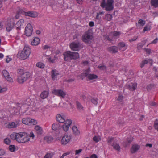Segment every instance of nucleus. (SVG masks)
Segmentation results:
<instances>
[{"mask_svg": "<svg viewBox=\"0 0 158 158\" xmlns=\"http://www.w3.org/2000/svg\"><path fill=\"white\" fill-rule=\"evenodd\" d=\"M18 73L19 74L18 78V81L20 83H24L31 76V73L30 72L21 69H18Z\"/></svg>", "mask_w": 158, "mask_h": 158, "instance_id": "1", "label": "nucleus"}, {"mask_svg": "<svg viewBox=\"0 0 158 158\" xmlns=\"http://www.w3.org/2000/svg\"><path fill=\"white\" fill-rule=\"evenodd\" d=\"M60 123H63L62 128L64 131L67 132L68 131L70 126L71 125L72 121L70 119L65 120V116L60 114Z\"/></svg>", "mask_w": 158, "mask_h": 158, "instance_id": "2", "label": "nucleus"}, {"mask_svg": "<svg viewBox=\"0 0 158 158\" xmlns=\"http://www.w3.org/2000/svg\"><path fill=\"white\" fill-rule=\"evenodd\" d=\"M93 39L92 33L89 30H88L84 33L81 37L82 40L85 43L90 44Z\"/></svg>", "mask_w": 158, "mask_h": 158, "instance_id": "3", "label": "nucleus"}, {"mask_svg": "<svg viewBox=\"0 0 158 158\" xmlns=\"http://www.w3.org/2000/svg\"><path fill=\"white\" fill-rule=\"evenodd\" d=\"M30 140V138L27 134L25 132L19 133L18 135L17 141L21 143H25Z\"/></svg>", "mask_w": 158, "mask_h": 158, "instance_id": "4", "label": "nucleus"}, {"mask_svg": "<svg viewBox=\"0 0 158 158\" xmlns=\"http://www.w3.org/2000/svg\"><path fill=\"white\" fill-rule=\"evenodd\" d=\"M31 52L30 48L28 47H25L20 54V57L22 60L28 58Z\"/></svg>", "mask_w": 158, "mask_h": 158, "instance_id": "5", "label": "nucleus"}, {"mask_svg": "<svg viewBox=\"0 0 158 158\" xmlns=\"http://www.w3.org/2000/svg\"><path fill=\"white\" fill-rule=\"evenodd\" d=\"M60 99H61V102L62 103L61 106L65 107L66 106L67 104L64 101H65L66 99L68 97V94L65 91L60 90Z\"/></svg>", "mask_w": 158, "mask_h": 158, "instance_id": "6", "label": "nucleus"}, {"mask_svg": "<svg viewBox=\"0 0 158 158\" xmlns=\"http://www.w3.org/2000/svg\"><path fill=\"white\" fill-rule=\"evenodd\" d=\"M22 121L23 124L27 125H35L37 123L36 120L30 118H24L22 119Z\"/></svg>", "mask_w": 158, "mask_h": 158, "instance_id": "7", "label": "nucleus"}, {"mask_svg": "<svg viewBox=\"0 0 158 158\" xmlns=\"http://www.w3.org/2000/svg\"><path fill=\"white\" fill-rule=\"evenodd\" d=\"M20 121L19 120H16L15 122H9L6 127L7 128L12 129L16 128L20 125Z\"/></svg>", "mask_w": 158, "mask_h": 158, "instance_id": "8", "label": "nucleus"}, {"mask_svg": "<svg viewBox=\"0 0 158 158\" xmlns=\"http://www.w3.org/2000/svg\"><path fill=\"white\" fill-rule=\"evenodd\" d=\"M71 138V136L69 134L67 133L65 134L61 140V144L66 145L70 141Z\"/></svg>", "mask_w": 158, "mask_h": 158, "instance_id": "9", "label": "nucleus"}, {"mask_svg": "<svg viewBox=\"0 0 158 158\" xmlns=\"http://www.w3.org/2000/svg\"><path fill=\"white\" fill-rule=\"evenodd\" d=\"M33 28L32 26L30 23L28 24L25 27V33L27 36H31Z\"/></svg>", "mask_w": 158, "mask_h": 158, "instance_id": "10", "label": "nucleus"}, {"mask_svg": "<svg viewBox=\"0 0 158 158\" xmlns=\"http://www.w3.org/2000/svg\"><path fill=\"white\" fill-rule=\"evenodd\" d=\"M113 2V0H107L105 10L107 11L112 10L114 8Z\"/></svg>", "mask_w": 158, "mask_h": 158, "instance_id": "11", "label": "nucleus"}, {"mask_svg": "<svg viewBox=\"0 0 158 158\" xmlns=\"http://www.w3.org/2000/svg\"><path fill=\"white\" fill-rule=\"evenodd\" d=\"M79 42H73L70 44V47L71 50L74 51H78L79 49Z\"/></svg>", "mask_w": 158, "mask_h": 158, "instance_id": "12", "label": "nucleus"}, {"mask_svg": "<svg viewBox=\"0 0 158 158\" xmlns=\"http://www.w3.org/2000/svg\"><path fill=\"white\" fill-rule=\"evenodd\" d=\"M126 87L131 91L135 90L137 88V84L136 83L128 82L126 85Z\"/></svg>", "mask_w": 158, "mask_h": 158, "instance_id": "13", "label": "nucleus"}, {"mask_svg": "<svg viewBox=\"0 0 158 158\" xmlns=\"http://www.w3.org/2000/svg\"><path fill=\"white\" fill-rule=\"evenodd\" d=\"M89 70L88 69L84 72V76H87L89 80H93L97 78L98 76L94 74H89Z\"/></svg>", "mask_w": 158, "mask_h": 158, "instance_id": "14", "label": "nucleus"}, {"mask_svg": "<svg viewBox=\"0 0 158 158\" xmlns=\"http://www.w3.org/2000/svg\"><path fill=\"white\" fill-rule=\"evenodd\" d=\"M72 52L70 51L65 52L63 53L64 58L65 60H72Z\"/></svg>", "mask_w": 158, "mask_h": 158, "instance_id": "15", "label": "nucleus"}, {"mask_svg": "<svg viewBox=\"0 0 158 158\" xmlns=\"http://www.w3.org/2000/svg\"><path fill=\"white\" fill-rule=\"evenodd\" d=\"M15 23L13 21H8L6 26V30L8 32H10L13 28Z\"/></svg>", "mask_w": 158, "mask_h": 158, "instance_id": "16", "label": "nucleus"}, {"mask_svg": "<svg viewBox=\"0 0 158 158\" xmlns=\"http://www.w3.org/2000/svg\"><path fill=\"white\" fill-rule=\"evenodd\" d=\"M24 23V20L23 19H20L15 24V27L16 30H19L21 29V26H23Z\"/></svg>", "mask_w": 158, "mask_h": 158, "instance_id": "17", "label": "nucleus"}, {"mask_svg": "<svg viewBox=\"0 0 158 158\" xmlns=\"http://www.w3.org/2000/svg\"><path fill=\"white\" fill-rule=\"evenodd\" d=\"M2 73L3 76L8 81H12V79L10 76L8 72L6 70L2 71Z\"/></svg>", "mask_w": 158, "mask_h": 158, "instance_id": "18", "label": "nucleus"}, {"mask_svg": "<svg viewBox=\"0 0 158 158\" xmlns=\"http://www.w3.org/2000/svg\"><path fill=\"white\" fill-rule=\"evenodd\" d=\"M118 46L119 49L122 51L125 50L127 48V46L123 42H121L119 43Z\"/></svg>", "mask_w": 158, "mask_h": 158, "instance_id": "19", "label": "nucleus"}, {"mask_svg": "<svg viewBox=\"0 0 158 158\" xmlns=\"http://www.w3.org/2000/svg\"><path fill=\"white\" fill-rule=\"evenodd\" d=\"M140 148V146L137 144H135L132 146L131 149V151L132 153H133L138 150Z\"/></svg>", "mask_w": 158, "mask_h": 158, "instance_id": "20", "label": "nucleus"}, {"mask_svg": "<svg viewBox=\"0 0 158 158\" xmlns=\"http://www.w3.org/2000/svg\"><path fill=\"white\" fill-rule=\"evenodd\" d=\"M108 50L112 53L117 52L118 51V48L115 46L109 47L108 48Z\"/></svg>", "mask_w": 158, "mask_h": 158, "instance_id": "21", "label": "nucleus"}, {"mask_svg": "<svg viewBox=\"0 0 158 158\" xmlns=\"http://www.w3.org/2000/svg\"><path fill=\"white\" fill-rule=\"evenodd\" d=\"M35 129L37 135H40L43 133V130L42 128L39 125H36L35 126Z\"/></svg>", "mask_w": 158, "mask_h": 158, "instance_id": "22", "label": "nucleus"}, {"mask_svg": "<svg viewBox=\"0 0 158 158\" xmlns=\"http://www.w3.org/2000/svg\"><path fill=\"white\" fill-rule=\"evenodd\" d=\"M38 15L37 13L36 12H34L33 11H28L27 12L26 16H29L30 17L35 18Z\"/></svg>", "mask_w": 158, "mask_h": 158, "instance_id": "23", "label": "nucleus"}, {"mask_svg": "<svg viewBox=\"0 0 158 158\" xmlns=\"http://www.w3.org/2000/svg\"><path fill=\"white\" fill-rule=\"evenodd\" d=\"M72 130L74 134L76 135H79L80 134V131L76 126H73L72 127Z\"/></svg>", "mask_w": 158, "mask_h": 158, "instance_id": "24", "label": "nucleus"}, {"mask_svg": "<svg viewBox=\"0 0 158 158\" xmlns=\"http://www.w3.org/2000/svg\"><path fill=\"white\" fill-rule=\"evenodd\" d=\"M40 41V40L39 38L35 37L31 42V44L34 46L37 45L39 44Z\"/></svg>", "mask_w": 158, "mask_h": 158, "instance_id": "25", "label": "nucleus"}, {"mask_svg": "<svg viewBox=\"0 0 158 158\" xmlns=\"http://www.w3.org/2000/svg\"><path fill=\"white\" fill-rule=\"evenodd\" d=\"M52 128L54 131H58L59 129V124L57 123H54L52 125Z\"/></svg>", "mask_w": 158, "mask_h": 158, "instance_id": "26", "label": "nucleus"}, {"mask_svg": "<svg viewBox=\"0 0 158 158\" xmlns=\"http://www.w3.org/2000/svg\"><path fill=\"white\" fill-rule=\"evenodd\" d=\"M53 139V138L50 136H46L44 137V141L48 143L51 142Z\"/></svg>", "mask_w": 158, "mask_h": 158, "instance_id": "27", "label": "nucleus"}, {"mask_svg": "<svg viewBox=\"0 0 158 158\" xmlns=\"http://www.w3.org/2000/svg\"><path fill=\"white\" fill-rule=\"evenodd\" d=\"M151 5L155 8L158 7V0H151Z\"/></svg>", "mask_w": 158, "mask_h": 158, "instance_id": "28", "label": "nucleus"}, {"mask_svg": "<svg viewBox=\"0 0 158 158\" xmlns=\"http://www.w3.org/2000/svg\"><path fill=\"white\" fill-rule=\"evenodd\" d=\"M51 76L53 80H55L56 78L57 75H58V73L56 70H53L51 72Z\"/></svg>", "mask_w": 158, "mask_h": 158, "instance_id": "29", "label": "nucleus"}, {"mask_svg": "<svg viewBox=\"0 0 158 158\" xmlns=\"http://www.w3.org/2000/svg\"><path fill=\"white\" fill-rule=\"evenodd\" d=\"M48 94V92L46 91H44L40 94V96L41 98L44 99L46 98Z\"/></svg>", "mask_w": 158, "mask_h": 158, "instance_id": "30", "label": "nucleus"}, {"mask_svg": "<svg viewBox=\"0 0 158 158\" xmlns=\"http://www.w3.org/2000/svg\"><path fill=\"white\" fill-rule=\"evenodd\" d=\"M121 33L119 32L114 31L111 33V35L114 38H117L119 37Z\"/></svg>", "mask_w": 158, "mask_h": 158, "instance_id": "31", "label": "nucleus"}, {"mask_svg": "<svg viewBox=\"0 0 158 158\" xmlns=\"http://www.w3.org/2000/svg\"><path fill=\"white\" fill-rule=\"evenodd\" d=\"M72 60L75 59L79 58V54L77 52H72Z\"/></svg>", "mask_w": 158, "mask_h": 158, "instance_id": "32", "label": "nucleus"}, {"mask_svg": "<svg viewBox=\"0 0 158 158\" xmlns=\"http://www.w3.org/2000/svg\"><path fill=\"white\" fill-rule=\"evenodd\" d=\"M112 145L113 146L114 149L117 151L120 150V147L118 144H117L116 143H114L112 144Z\"/></svg>", "mask_w": 158, "mask_h": 158, "instance_id": "33", "label": "nucleus"}, {"mask_svg": "<svg viewBox=\"0 0 158 158\" xmlns=\"http://www.w3.org/2000/svg\"><path fill=\"white\" fill-rule=\"evenodd\" d=\"M76 103L77 109L79 110H83V107L81 104L78 102H76Z\"/></svg>", "mask_w": 158, "mask_h": 158, "instance_id": "34", "label": "nucleus"}, {"mask_svg": "<svg viewBox=\"0 0 158 158\" xmlns=\"http://www.w3.org/2000/svg\"><path fill=\"white\" fill-rule=\"evenodd\" d=\"M58 57L56 56V55L54 56V59H52L51 57H48L47 59H48V61L51 63H54Z\"/></svg>", "mask_w": 158, "mask_h": 158, "instance_id": "35", "label": "nucleus"}, {"mask_svg": "<svg viewBox=\"0 0 158 158\" xmlns=\"http://www.w3.org/2000/svg\"><path fill=\"white\" fill-rule=\"evenodd\" d=\"M36 66L40 68L43 69L44 68L45 65L42 62H39L36 63Z\"/></svg>", "mask_w": 158, "mask_h": 158, "instance_id": "36", "label": "nucleus"}, {"mask_svg": "<svg viewBox=\"0 0 158 158\" xmlns=\"http://www.w3.org/2000/svg\"><path fill=\"white\" fill-rule=\"evenodd\" d=\"M19 133L12 134L10 135L11 139L13 140H16L17 141L18 135Z\"/></svg>", "mask_w": 158, "mask_h": 158, "instance_id": "37", "label": "nucleus"}, {"mask_svg": "<svg viewBox=\"0 0 158 158\" xmlns=\"http://www.w3.org/2000/svg\"><path fill=\"white\" fill-rule=\"evenodd\" d=\"M112 16L110 14H107L105 15V19L108 21H110L112 18Z\"/></svg>", "mask_w": 158, "mask_h": 158, "instance_id": "38", "label": "nucleus"}, {"mask_svg": "<svg viewBox=\"0 0 158 158\" xmlns=\"http://www.w3.org/2000/svg\"><path fill=\"white\" fill-rule=\"evenodd\" d=\"M106 2L105 0H102L100 2V6L103 8H106Z\"/></svg>", "mask_w": 158, "mask_h": 158, "instance_id": "39", "label": "nucleus"}, {"mask_svg": "<svg viewBox=\"0 0 158 158\" xmlns=\"http://www.w3.org/2000/svg\"><path fill=\"white\" fill-rule=\"evenodd\" d=\"M15 149L14 145H11L9 146V149L11 152H14L15 150Z\"/></svg>", "mask_w": 158, "mask_h": 158, "instance_id": "40", "label": "nucleus"}, {"mask_svg": "<svg viewBox=\"0 0 158 158\" xmlns=\"http://www.w3.org/2000/svg\"><path fill=\"white\" fill-rule=\"evenodd\" d=\"M93 140L96 142H98L101 140V138L99 136H95L93 138Z\"/></svg>", "mask_w": 158, "mask_h": 158, "instance_id": "41", "label": "nucleus"}, {"mask_svg": "<svg viewBox=\"0 0 158 158\" xmlns=\"http://www.w3.org/2000/svg\"><path fill=\"white\" fill-rule=\"evenodd\" d=\"M52 92L53 94L59 96V89H53Z\"/></svg>", "mask_w": 158, "mask_h": 158, "instance_id": "42", "label": "nucleus"}, {"mask_svg": "<svg viewBox=\"0 0 158 158\" xmlns=\"http://www.w3.org/2000/svg\"><path fill=\"white\" fill-rule=\"evenodd\" d=\"M91 101L92 103L96 106L98 104V99L96 98H92L91 99Z\"/></svg>", "mask_w": 158, "mask_h": 158, "instance_id": "43", "label": "nucleus"}, {"mask_svg": "<svg viewBox=\"0 0 158 158\" xmlns=\"http://www.w3.org/2000/svg\"><path fill=\"white\" fill-rule=\"evenodd\" d=\"M145 23V21L140 19L139 20L138 24H140L141 26H143Z\"/></svg>", "mask_w": 158, "mask_h": 158, "instance_id": "44", "label": "nucleus"}, {"mask_svg": "<svg viewBox=\"0 0 158 158\" xmlns=\"http://www.w3.org/2000/svg\"><path fill=\"white\" fill-rule=\"evenodd\" d=\"M148 60H143L141 63V68L143 67L144 66V65L148 63Z\"/></svg>", "mask_w": 158, "mask_h": 158, "instance_id": "45", "label": "nucleus"}, {"mask_svg": "<svg viewBox=\"0 0 158 158\" xmlns=\"http://www.w3.org/2000/svg\"><path fill=\"white\" fill-rule=\"evenodd\" d=\"M104 14V12H103V11L99 12V13H98L97 14V15L96 16V19H99L100 17V15H103Z\"/></svg>", "mask_w": 158, "mask_h": 158, "instance_id": "46", "label": "nucleus"}, {"mask_svg": "<svg viewBox=\"0 0 158 158\" xmlns=\"http://www.w3.org/2000/svg\"><path fill=\"white\" fill-rule=\"evenodd\" d=\"M52 158V155L50 153H47L45 156H44V158Z\"/></svg>", "mask_w": 158, "mask_h": 158, "instance_id": "47", "label": "nucleus"}, {"mask_svg": "<svg viewBox=\"0 0 158 158\" xmlns=\"http://www.w3.org/2000/svg\"><path fill=\"white\" fill-rule=\"evenodd\" d=\"M154 127L155 129L158 128V120H155L154 124Z\"/></svg>", "mask_w": 158, "mask_h": 158, "instance_id": "48", "label": "nucleus"}, {"mask_svg": "<svg viewBox=\"0 0 158 158\" xmlns=\"http://www.w3.org/2000/svg\"><path fill=\"white\" fill-rule=\"evenodd\" d=\"M5 143L7 144H9L10 143V140L8 138H6L4 139Z\"/></svg>", "mask_w": 158, "mask_h": 158, "instance_id": "49", "label": "nucleus"}, {"mask_svg": "<svg viewBox=\"0 0 158 158\" xmlns=\"http://www.w3.org/2000/svg\"><path fill=\"white\" fill-rule=\"evenodd\" d=\"M123 99V97L122 95H119L117 99V100L119 102H122Z\"/></svg>", "mask_w": 158, "mask_h": 158, "instance_id": "50", "label": "nucleus"}, {"mask_svg": "<svg viewBox=\"0 0 158 158\" xmlns=\"http://www.w3.org/2000/svg\"><path fill=\"white\" fill-rule=\"evenodd\" d=\"M59 132H58V133L55 134L54 135V139L57 140H59Z\"/></svg>", "mask_w": 158, "mask_h": 158, "instance_id": "51", "label": "nucleus"}, {"mask_svg": "<svg viewBox=\"0 0 158 158\" xmlns=\"http://www.w3.org/2000/svg\"><path fill=\"white\" fill-rule=\"evenodd\" d=\"M133 140V138L131 136L129 137L127 139V141L129 143H131Z\"/></svg>", "mask_w": 158, "mask_h": 158, "instance_id": "52", "label": "nucleus"}, {"mask_svg": "<svg viewBox=\"0 0 158 158\" xmlns=\"http://www.w3.org/2000/svg\"><path fill=\"white\" fill-rule=\"evenodd\" d=\"M98 67L101 70H104L106 69V67L105 66L103 65H100Z\"/></svg>", "mask_w": 158, "mask_h": 158, "instance_id": "53", "label": "nucleus"}, {"mask_svg": "<svg viewBox=\"0 0 158 158\" xmlns=\"http://www.w3.org/2000/svg\"><path fill=\"white\" fill-rule=\"evenodd\" d=\"M113 140V138L112 137H109L107 139L108 143L110 144Z\"/></svg>", "mask_w": 158, "mask_h": 158, "instance_id": "54", "label": "nucleus"}, {"mask_svg": "<svg viewBox=\"0 0 158 158\" xmlns=\"http://www.w3.org/2000/svg\"><path fill=\"white\" fill-rule=\"evenodd\" d=\"M26 12H25L23 11V10H20L19 11H18V13H20L23 15H24L26 16Z\"/></svg>", "mask_w": 158, "mask_h": 158, "instance_id": "55", "label": "nucleus"}, {"mask_svg": "<svg viewBox=\"0 0 158 158\" xmlns=\"http://www.w3.org/2000/svg\"><path fill=\"white\" fill-rule=\"evenodd\" d=\"M28 136L30 137H32V139H34L35 137V135H34L33 132L31 131L30 133V134Z\"/></svg>", "mask_w": 158, "mask_h": 158, "instance_id": "56", "label": "nucleus"}, {"mask_svg": "<svg viewBox=\"0 0 158 158\" xmlns=\"http://www.w3.org/2000/svg\"><path fill=\"white\" fill-rule=\"evenodd\" d=\"M7 90V89L6 88H2L0 87V93H2L6 91Z\"/></svg>", "mask_w": 158, "mask_h": 158, "instance_id": "57", "label": "nucleus"}, {"mask_svg": "<svg viewBox=\"0 0 158 158\" xmlns=\"http://www.w3.org/2000/svg\"><path fill=\"white\" fill-rule=\"evenodd\" d=\"M158 41V38H156L154 40L152 41L150 44H156Z\"/></svg>", "mask_w": 158, "mask_h": 158, "instance_id": "58", "label": "nucleus"}, {"mask_svg": "<svg viewBox=\"0 0 158 158\" xmlns=\"http://www.w3.org/2000/svg\"><path fill=\"white\" fill-rule=\"evenodd\" d=\"M5 153V151L2 149H0V156L4 155Z\"/></svg>", "mask_w": 158, "mask_h": 158, "instance_id": "59", "label": "nucleus"}, {"mask_svg": "<svg viewBox=\"0 0 158 158\" xmlns=\"http://www.w3.org/2000/svg\"><path fill=\"white\" fill-rule=\"evenodd\" d=\"M82 151V149H80L78 150H76L75 151V155H77L81 153Z\"/></svg>", "mask_w": 158, "mask_h": 158, "instance_id": "60", "label": "nucleus"}, {"mask_svg": "<svg viewBox=\"0 0 158 158\" xmlns=\"http://www.w3.org/2000/svg\"><path fill=\"white\" fill-rule=\"evenodd\" d=\"M137 36H135L134 37H133L132 39L129 40V41L130 42H131L133 41H135L137 39Z\"/></svg>", "mask_w": 158, "mask_h": 158, "instance_id": "61", "label": "nucleus"}, {"mask_svg": "<svg viewBox=\"0 0 158 158\" xmlns=\"http://www.w3.org/2000/svg\"><path fill=\"white\" fill-rule=\"evenodd\" d=\"M69 153H70L69 152H68L64 153L63 154L62 156H61V157H60V158H63L64 156H65L68 155H69Z\"/></svg>", "mask_w": 158, "mask_h": 158, "instance_id": "62", "label": "nucleus"}, {"mask_svg": "<svg viewBox=\"0 0 158 158\" xmlns=\"http://www.w3.org/2000/svg\"><path fill=\"white\" fill-rule=\"evenodd\" d=\"M89 26L90 27H93L94 25V22L90 21L89 23Z\"/></svg>", "mask_w": 158, "mask_h": 158, "instance_id": "63", "label": "nucleus"}, {"mask_svg": "<svg viewBox=\"0 0 158 158\" xmlns=\"http://www.w3.org/2000/svg\"><path fill=\"white\" fill-rule=\"evenodd\" d=\"M90 158H98V157L96 154H93L90 156Z\"/></svg>", "mask_w": 158, "mask_h": 158, "instance_id": "64", "label": "nucleus"}]
</instances>
